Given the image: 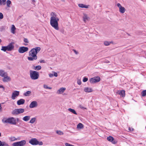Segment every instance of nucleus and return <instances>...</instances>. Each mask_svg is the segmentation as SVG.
Segmentation results:
<instances>
[{"instance_id":"5fc2aeb1","label":"nucleus","mask_w":146,"mask_h":146,"mask_svg":"<svg viewBox=\"0 0 146 146\" xmlns=\"http://www.w3.org/2000/svg\"><path fill=\"white\" fill-rule=\"evenodd\" d=\"M105 62L106 63H109L110 62L108 60H107Z\"/></svg>"},{"instance_id":"79ce46f5","label":"nucleus","mask_w":146,"mask_h":146,"mask_svg":"<svg viewBox=\"0 0 146 146\" xmlns=\"http://www.w3.org/2000/svg\"><path fill=\"white\" fill-rule=\"evenodd\" d=\"M3 15L2 13H0V19H1L3 18Z\"/></svg>"},{"instance_id":"4c0bfd02","label":"nucleus","mask_w":146,"mask_h":146,"mask_svg":"<svg viewBox=\"0 0 146 146\" xmlns=\"http://www.w3.org/2000/svg\"><path fill=\"white\" fill-rule=\"evenodd\" d=\"M43 87L45 89H52V88L48 87L47 85L46 84H44L43 85Z\"/></svg>"},{"instance_id":"c03bdc74","label":"nucleus","mask_w":146,"mask_h":146,"mask_svg":"<svg viewBox=\"0 0 146 146\" xmlns=\"http://www.w3.org/2000/svg\"><path fill=\"white\" fill-rule=\"evenodd\" d=\"M65 145L66 146H73V145L70 144L68 143H66Z\"/></svg>"},{"instance_id":"f704fd0d","label":"nucleus","mask_w":146,"mask_h":146,"mask_svg":"<svg viewBox=\"0 0 146 146\" xmlns=\"http://www.w3.org/2000/svg\"><path fill=\"white\" fill-rule=\"evenodd\" d=\"M56 133L59 135H63L64 134L60 130H57L56 131Z\"/></svg>"},{"instance_id":"ea45409f","label":"nucleus","mask_w":146,"mask_h":146,"mask_svg":"<svg viewBox=\"0 0 146 146\" xmlns=\"http://www.w3.org/2000/svg\"><path fill=\"white\" fill-rule=\"evenodd\" d=\"M43 145V143L41 141H38L37 142V145Z\"/></svg>"},{"instance_id":"bf43d9fd","label":"nucleus","mask_w":146,"mask_h":146,"mask_svg":"<svg viewBox=\"0 0 146 146\" xmlns=\"http://www.w3.org/2000/svg\"><path fill=\"white\" fill-rule=\"evenodd\" d=\"M1 133L0 132V137L1 136Z\"/></svg>"},{"instance_id":"cd10ccee","label":"nucleus","mask_w":146,"mask_h":146,"mask_svg":"<svg viewBox=\"0 0 146 146\" xmlns=\"http://www.w3.org/2000/svg\"><path fill=\"white\" fill-rule=\"evenodd\" d=\"M9 139L10 141H13L18 140V139L14 137H11L9 138Z\"/></svg>"},{"instance_id":"72a5a7b5","label":"nucleus","mask_w":146,"mask_h":146,"mask_svg":"<svg viewBox=\"0 0 146 146\" xmlns=\"http://www.w3.org/2000/svg\"><path fill=\"white\" fill-rule=\"evenodd\" d=\"M111 42H109L107 41H105L104 42V44L106 46H108L109 45Z\"/></svg>"},{"instance_id":"9d476101","label":"nucleus","mask_w":146,"mask_h":146,"mask_svg":"<svg viewBox=\"0 0 146 146\" xmlns=\"http://www.w3.org/2000/svg\"><path fill=\"white\" fill-rule=\"evenodd\" d=\"M37 140L35 138L31 139L29 141V143L32 145H37Z\"/></svg>"},{"instance_id":"dca6fc26","label":"nucleus","mask_w":146,"mask_h":146,"mask_svg":"<svg viewBox=\"0 0 146 146\" xmlns=\"http://www.w3.org/2000/svg\"><path fill=\"white\" fill-rule=\"evenodd\" d=\"M66 90L65 88L62 87L60 88L57 92V93L58 94H60L63 93Z\"/></svg>"},{"instance_id":"20e7f679","label":"nucleus","mask_w":146,"mask_h":146,"mask_svg":"<svg viewBox=\"0 0 146 146\" xmlns=\"http://www.w3.org/2000/svg\"><path fill=\"white\" fill-rule=\"evenodd\" d=\"M25 110L23 108L16 109L13 110L11 113L13 115H17L24 112Z\"/></svg>"},{"instance_id":"ddd939ff","label":"nucleus","mask_w":146,"mask_h":146,"mask_svg":"<svg viewBox=\"0 0 146 146\" xmlns=\"http://www.w3.org/2000/svg\"><path fill=\"white\" fill-rule=\"evenodd\" d=\"M9 123L13 125H16V122L15 119L13 117L9 118Z\"/></svg>"},{"instance_id":"4468645a","label":"nucleus","mask_w":146,"mask_h":146,"mask_svg":"<svg viewBox=\"0 0 146 146\" xmlns=\"http://www.w3.org/2000/svg\"><path fill=\"white\" fill-rule=\"evenodd\" d=\"M4 78H3L2 80L4 82H6L9 81L11 80V78L7 76V74L3 77Z\"/></svg>"},{"instance_id":"052dcab7","label":"nucleus","mask_w":146,"mask_h":146,"mask_svg":"<svg viewBox=\"0 0 146 146\" xmlns=\"http://www.w3.org/2000/svg\"><path fill=\"white\" fill-rule=\"evenodd\" d=\"M129 130H130V128H129Z\"/></svg>"},{"instance_id":"412c9836","label":"nucleus","mask_w":146,"mask_h":146,"mask_svg":"<svg viewBox=\"0 0 146 146\" xmlns=\"http://www.w3.org/2000/svg\"><path fill=\"white\" fill-rule=\"evenodd\" d=\"M30 117L31 116H26L23 117V120L25 121H27L30 119Z\"/></svg>"},{"instance_id":"13d9d810","label":"nucleus","mask_w":146,"mask_h":146,"mask_svg":"<svg viewBox=\"0 0 146 146\" xmlns=\"http://www.w3.org/2000/svg\"><path fill=\"white\" fill-rule=\"evenodd\" d=\"M1 42V40L0 39V43Z\"/></svg>"},{"instance_id":"e433bc0d","label":"nucleus","mask_w":146,"mask_h":146,"mask_svg":"<svg viewBox=\"0 0 146 146\" xmlns=\"http://www.w3.org/2000/svg\"><path fill=\"white\" fill-rule=\"evenodd\" d=\"M11 4V2L10 1L8 0L7 1V6L8 7H10V5Z\"/></svg>"},{"instance_id":"f8f14e48","label":"nucleus","mask_w":146,"mask_h":146,"mask_svg":"<svg viewBox=\"0 0 146 146\" xmlns=\"http://www.w3.org/2000/svg\"><path fill=\"white\" fill-rule=\"evenodd\" d=\"M107 140L112 143L115 144L117 143V141L114 140L113 137L111 136H109L107 137Z\"/></svg>"},{"instance_id":"58836bf2","label":"nucleus","mask_w":146,"mask_h":146,"mask_svg":"<svg viewBox=\"0 0 146 146\" xmlns=\"http://www.w3.org/2000/svg\"><path fill=\"white\" fill-rule=\"evenodd\" d=\"M2 145H1V146H9L8 145L4 142H2Z\"/></svg>"},{"instance_id":"7ed1b4c3","label":"nucleus","mask_w":146,"mask_h":146,"mask_svg":"<svg viewBox=\"0 0 146 146\" xmlns=\"http://www.w3.org/2000/svg\"><path fill=\"white\" fill-rule=\"evenodd\" d=\"M30 75L31 78L34 80L38 79L39 76L38 72L32 70H31L30 71Z\"/></svg>"},{"instance_id":"4d7b16f0","label":"nucleus","mask_w":146,"mask_h":146,"mask_svg":"<svg viewBox=\"0 0 146 146\" xmlns=\"http://www.w3.org/2000/svg\"><path fill=\"white\" fill-rule=\"evenodd\" d=\"M32 1L33 3H34L35 2V0H32Z\"/></svg>"},{"instance_id":"09e8293b","label":"nucleus","mask_w":146,"mask_h":146,"mask_svg":"<svg viewBox=\"0 0 146 146\" xmlns=\"http://www.w3.org/2000/svg\"><path fill=\"white\" fill-rule=\"evenodd\" d=\"M54 73V76L55 77H57L58 76V74L55 72H53Z\"/></svg>"},{"instance_id":"7c9ffc66","label":"nucleus","mask_w":146,"mask_h":146,"mask_svg":"<svg viewBox=\"0 0 146 146\" xmlns=\"http://www.w3.org/2000/svg\"><path fill=\"white\" fill-rule=\"evenodd\" d=\"M6 0H0V5H5L6 4Z\"/></svg>"},{"instance_id":"6ab92c4d","label":"nucleus","mask_w":146,"mask_h":146,"mask_svg":"<svg viewBox=\"0 0 146 146\" xmlns=\"http://www.w3.org/2000/svg\"><path fill=\"white\" fill-rule=\"evenodd\" d=\"M7 73L5 72L4 70H0V76L3 77L7 75Z\"/></svg>"},{"instance_id":"2f4dec72","label":"nucleus","mask_w":146,"mask_h":146,"mask_svg":"<svg viewBox=\"0 0 146 146\" xmlns=\"http://www.w3.org/2000/svg\"><path fill=\"white\" fill-rule=\"evenodd\" d=\"M36 120V119L35 117L31 119L29 123H33Z\"/></svg>"},{"instance_id":"f3484780","label":"nucleus","mask_w":146,"mask_h":146,"mask_svg":"<svg viewBox=\"0 0 146 146\" xmlns=\"http://www.w3.org/2000/svg\"><path fill=\"white\" fill-rule=\"evenodd\" d=\"M25 102V100L23 99H21L18 100L17 102V104L19 105L23 104Z\"/></svg>"},{"instance_id":"3c124183","label":"nucleus","mask_w":146,"mask_h":146,"mask_svg":"<svg viewBox=\"0 0 146 146\" xmlns=\"http://www.w3.org/2000/svg\"><path fill=\"white\" fill-rule=\"evenodd\" d=\"M49 76L51 78L53 77L54 76L53 74H49Z\"/></svg>"},{"instance_id":"0eeeda50","label":"nucleus","mask_w":146,"mask_h":146,"mask_svg":"<svg viewBox=\"0 0 146 146\" xmlns=\"http://www.w3.org/2000/svg\"><path fill=\"white\" fill-rule=\"evenodd\" d=\"M28 50V48L27 47L22 46L19 48L18 52L19 53H22L27 51Z\"/></svg>"},{"instance_id":"a18cd8bd","label":"nucleus","mask_w":146,"mask_h":146,"mask_svg":"<svg viewBox=\"0 0 146 146\" xmlns=\"http://www.w3.org/2000/svg\"><path fill=\"white\" fill-rule=\"evenodd\" d=\"M24 41L25 42H26V43H28L29 42V41L26 38H24Z\"/></svg>"},{"instance_id":"bb28decb","label":"nucleus","mask_w":146,"mask_h":146,"mask_svg":"<svg viewBox=\"0 0 146 146\" xmlns=\"http://www.w3.org/2000/svg\"><path fill=\"white\" fill-rule=\"evenodd\" d=\"M68 110L70 112H71L73 113L75 115H77V113H76L75 111L73 109H71V108H69L68 109Z\"/></svg>"},{"instance_id":"680f3d73","label":"nucleus","mask_w":146,"mask_h":146,"mask_svg":"<svg viewBox=\"0 0 146 146\" xmlns=\"http://www.w3.org/2000/svg\"><path fill=\"white\" fill-rule=\"evenodd\" d=\"M73 146H74L73 145Z\"/></svg>"},{"instance_id":"473e14b6","label":"nucleus","mask_w":146,"mask_h":146,"mask_svg":"<svg viewBox=\"0 0 146 146\" xmlns=\"http://www.w3.org/2000/svg\"><path fill=\"white\" fill-rule=\"evenodd\" d=\"M1 50L4 52L6 51V50H7V46H2V48Z\"/></svg>"},{"instance_id":"a211bd4d","label":"nucleus","mask_w":146,"mask_h":146,"mask_svg":"<svg viewBox=\"0 0 146 146\" xmlns=\"http://www.w3.org/2000/svg\"><path fill=\"white\" fill-rule=\"evenodd\" d=\"M83 17V19L84 21L86 23L87 21H88L89 17H88L87 15L85 13H84Z\"/></svg>"},{"instance_id":"6e6552de","label":"nucleus","mask_w":146,"mask_h":146,"mask_svg":"<svg viewBox=\"0 0 146 146\" xmlns=\"http://www.w3.org/2000/svg\"><path fill=\"white\" fill-rule=\"evenodd\" d=\"M19 94V92L17 91H14L12 93L11 98L13 100H15V98L17 97Z\"/></svg>"},{"instance_id":"aec40b11","label":"nucleus","mask_w":146,"mask_h":146,"mask_svg":"<svg viewBox=\"0 0 146 146\" xmlns=\"http://www.w3.org/2000/svg\"><path fill=\"white\" fill-rule=\"evenodd\" d=\"M84 91L86 92H92L93 90L92 88L88 87H85L84 89Z\"/></svg>"},{"instance_id":"f257e3e1","label":"nucleus","mask_w":146,"mask_h":146,"mask_svg":"<svg viewBox=\"0 0 146 146\" xmlns=\"http://www.w3.org/2000/svg\"><path fill=\"white\" fill-rule=\"evenodd\" d=\"M51 17H50V23L51 25L55 29L58 30L59 29L58 22L59 19L57 17L56 14L52 12L50 14Z\"/></svg>"},{"instance_id":"4be33fe9","label":"nucleus","mask_w":146,"mask_h":146,"mask_svg":"<svg viewBox=\"0 0 146 146\" xmlns=\"http://www.w3.org/2000/svg\"><path fill=\"white\" fill-rule=\"evenodd\" d=\"M9 118H3L2 119V121L3 123H9Z\"/></svg>"},{"instance_id":"6e6d98bb","label":"nucleus","mask_w":146,"mask_h":146,"mask_svg":"<svg viewBox=\"0 0 146 146\" xmlns=\"http://www.w3.org/2000/svg\"><path fill=\"white\" fill-rule=\"evenodd\" d=\"M2 144V142H1V141H0V146H1V145Z\"/></svg>"},{"instance_id":"39448f33","label":"nucleus","mask_w":146,"mask_h":146,"mask_svg":"<svg viewBox=\"0 0 146 146\" xmlns=\"http://www.w3.org/2000/svg\"><path fill=\"white\" fill-rule=\"evenodd\" d=\"M26 143V141L23 140L20 141L15 142L12 144L13 146H24Z\"/></svg>"},{"instance_id":"a878e982","label":"nucleus","mask_w":146,"mask_h":146,"mask_svg":"<svg viewBox=\"0 0 146 146\" xmlns=\"http://www.w3.org/2000/svg\"><path fill=\"white\" fill-rule=\"evenodd\" d=\"M84 127V125L83 124L81 123H80L78 124L77 125V128L79 129H82Z\"/></svg>"},{"instance_id":"864d4df0","label":"nucleus","mask_w":146,"mask_h":146,"mask_svg":"<svg viewBox=\"0 0 146 146\" xmlns=\"http://www.w3.org/2000/svg\"><path fill=\"white\" fill-rule=\"evenodd\" d=\"M2 111V107L1 104L0 103V111Z\"/></svg>"},{"instance_id":"8fccbe9b","label":"nucleus","mask_w":146,"mask_h":146,"mask_svg":"<svg viewBox=\"0 0 146 146\" xmlns=\"http://www.w3.org/2000/svg\"><path fill=\"white\" fill-rule=\"evenodd\" d=\"M73 51H74V52L76 54H78V52L75 50L73 49Z\"/></svg>"},{"instance_id":"c85d7f7f","label":"nucleus","mask_w":146,"mask_h":146,"mask_svg":"<svg viewBox=\"0 0 146 146\" xmlns=\"http://www.w3.org/2000/svg\"><path fill=\"white\" fill-rule=\"evenodd\" d=\"M16 29V28L15 26L14 25H12V27L11 28V32L13 33L14 34L15 33V31Z\"/></svg>"},{"instance_id":"37998d69","label":"nucleus","mask_w":146,"mask_h":146,"mask_svg":"<svg viewBox=\"0 0 146 146\" xmlns=\"http://www.w3.org/2000/svg\"><path fill=\"white\" fill-rule=\"evenodd\" d=\"M79 107L81 109H86V108L84 107L82 105H79Z\"/></svg>"},{"instance_id":"f03ea898","label":"nucleus","mask_w":146,"mask_h":146,"mask_svg":"<svg viewBox=\"0 0 146 146\" xmlns=\"http://www.w3.org/2000/svg\"><path fill=\"white\" fill-rule=\"evenodd\" d=\"M40 47H36L35 48L32 49L29 53V56H31L28 57V60L30 61L36 60L37 58L36 54L40 51Z\"/></svg>"},{"instance_id":"b1692460","label":"nucleus","mask_w":146,"mask_h":146,"mask_svg":"<svg viewBox=\"0 0 146 146\" xmlns=\"http://www.w3.org/2000/svg\"><path fill=\"white\" fill-rule=\"evenodd\" d=\"M119 94L122 97H124L125 96V91L124 90L121 91L119 93Z\"/></svg>"},{"instance_id":"5701e85b","label":"nucleus","mask_w":146,"mask_h":146,"mask_svg":"<svg viewBox=\"0 0 146 146\" xmlns=\"http://www.w3.org/2000/svg\"><path fill=\"white\" fill-rule=\"evenodd\" d=\"M78 6L81 8H88L89 5H86L82 4H79L78 5Z\"/></svg>"},{"instance_id":"a19ab883","label":"nucleus","mask_w":146,"mask_h":146,"mask_svg":"<svg viewBox=\"0 0 146 146\" xmlns=\"http://www.w3.org/2000/svg\"><path fill=\"white\" fill-rule=\"evenodd\" d=\"M88 80V78L86 77H84L83 78V81L84 82H86Z\"/></svg>"},{"instance_id":"c9c22d12","label":"nucleus","mask_w":146,"mask_h":146,"mask_svg":"<svg viewBox=\"0 0 146 146\" xmlns=\"http://www.w3.org/2000/svg\"><path fill=\"white\" fill-rule=\"evenodd\" d=\"M141 95L144 97L146 96V90L143 91L141 93Z\"/></svg>"},{"instance_id":"de8ad7c7","label":"nucleus","mask_w":146,"mask_h":146,"mask_svg":"<svg viewBox=\"0 0 146 146\" xmlns=\"http://www.w3.org/2000/svg\"><path fill=\"white\" fill-rule=\"evenodd\" d=\"M77 84L79 85H80L81 84V82L80 80H77Z\"/></svg>"},{"instance_id":"2eb2a0df","label":"nucleus","mask_w":146,"mask_h":146,"mask_svg":"<svg viewBox=\"0 0 146 146\" xmlns=\"http://www.w3.org/2000/svg\"><path fill=\"white\" fill-rule=\"evenodd\" d=\"M13 42L10 43L7 46V50L11 51L13 50L14 48V46L13 45Z\"/></svg>"},{"instance_id":"9b49d317","label":"nucleus","mask_w":146,"mask_h":146,"mask_svg":"<svg viewBox=\"0 0 146 146\" xmlns=\"http://www.w3.org/2000/svg\"><path fill=\"white\" fill-rule=\"evenodd\" d=\"M38 106V103L36 101L32 102L29 105V107L31 108H33L37 107Z\"/></svg>"},{"instance_id":"c756f323","label":"nucleus","mask_w":146,"mask_h":146,"mask_svg":"<svg viewBox=\"0 0 146 146\" xmlns=\"http://www.w3.org/2000/svg\"><path fill=\"white\" fill-rule=\"evenodd\" d=\"M41 68V66L39 65H38L36 66H35L34 67V69L35 70H40Z\"/></svg>"},{"instance_id":"603ef678","label":"nucleus","mask_w":146,"mask_h":146,"mask_svg":"<svg viewBox=\"0 0 146 146\" xmlns=\"http://www.w3.org/2000/svg\"><path fill=\"white\" fill-rule=\"evenodd\" d=\"M40 63H45V61L44 60H40Z\"/></svg>"},{"instance_id":"1a4fd4ad","label":"nucleus","mask_w":146,"mask_h":146,"mask_svg":"<svg viewBox=\"0 0 146 146\" xmlns=\"http://www.w3.org/2000/svg\"><path fill=\"white\" fill-rule=\"evenodd\" d=\"M117 6L119 8V11L120 13H123L125 12V8L122 7L120 3H118L117 4Z\"/></svg>"},{"instance_id":"393cba45","label":"nucleus","mask_w":146,"mask_h":146,"mask_svg":"<svg viewBox=\"0 0 146 146\" xmlns=\"http://www.w3.org/2000/svg\"><path fill=\"white\" fill-rule=\"evenodd\" d=\"M31 92V91H27L25 92L23 95L25 96H30Z\"/></svg>"},{"instance_id":"423d86ee","label":"nucleus","mask_w":146,"mask_h":146,"mask_svg":"<svg viewBox=\"0 0 146 146\" xmlns=\"http://www.w3.org/2000/svg\"><path fill=\"white\" fill-rule=\"evenodd\" d=\"M100 80V77L98 76H97L91 78L89 81L90 83L94 84L99 82Z\"/></svg>"},{"instance_id":"49530a36","label":"nucleus","mask_w":146,"mask_h":146,"mask_svg":"<svg viewBox=\"0 0 146 146\" xmlns=\"http://www.w3.org/2000/svg\"><path fill=\"white\" fill-rule=\"evenodd\" d=\"M0 88H2V90L3 91H4L5 90V88H4V87L2 85H0Z\"/></svg>"}]
</instances>
